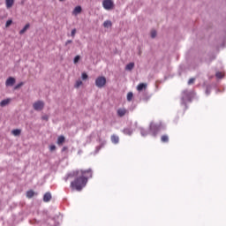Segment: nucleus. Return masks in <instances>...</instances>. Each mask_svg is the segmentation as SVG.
<instances>
[{
    "label": "nucleus",
    "instance_id": "2eb2a0df",
    "mask_svg": "<svg viewBox=\"0 0 226 226\" xmlns=\"http://www.w3.org/2000/svg\"><path fill=\"white\" fill-rule=\"evenodd\" d=\"M31 26V25L28 23L26 24L22 30L19 31V34H24V33H26V31H27V29H29V27Z\"/></svg>",
    "mask_w": 226,
    "mask_h": 226
},
{
    "label": "nucleus",
    "instance_id": "a878e982",
    "mask_svg": "<svg viewBox=\"0 0 226 226\" xmlns=\"http://www.w3.org/2000/svg\"><path fill=\"white\" fill-rule=\"evenodd\" d=\"M79 61H80V56L78 55L74 57V64H77V63H79Z\"/></svg>",
    "mask_w": 226,
    "mask_h": 226
},
{
    "label": "nucleus",
    "instance_id": "cd10ccee",
    "mask_svg": "<svg viewBox=\"0 0 226 226\" xmlns=\"http://www.w3.org/2000/svg\"><path fill=\"white\" fill-rule=\"evenodd\" d=\"M195 83V78H191L189 80H188V85L189 86H192V84H194Z\"/></svg>",
    "mask_w": 226,
    "mask_h": 226
},
{
    "label": "nucleus",
    "instance_id": "a211bd4d",
    "mask_svg": "<svg viewBox=\"0 0 226 226\" xmlns=\"http://www.w3.org/2000/svg\"><path fill=\"white\" fill-rule=\"evenodd\" d=\"M65 139H64V136H59L58 139H57V144L58 146H61L64 144Z\"/></svg>",
    "mask_w": 226,
    "mask_h": 226
},
{
    "label": "nucleus",
    "instance_id": "4468645a",
    "mask_svg": "<svg viewBox=\"0 0 226 226\" xmlns=\"http://www.w3.org/2000/svg\"><path fill=\"white\" fill-rule=\"evenodd\" d=\"M111 142H113V144H118L119 137L117 136V135H112L111 136Z\"/></svg>",
    "mask_w": 226,
    "mask_h": 226
},
{
    "label": "nucleus",
    "instance_id": "423d86ee",
    "mask_svg": "<svg viewBox=\"0 0 226 226\" xmlns=\"http://www.w3.org/2000/svg\"><path fill=\"white\" fill-rule=\"evenodd\" d=\"M146 87H147V84H142V90H143V102H149L151 100V94L146 93Z\"/></svg>",
    "mask_w": 226,
    "mask_h": 226
},
{
    "label": "nucleus",
    "instance_id": "f704fd0d",
    "mask_svg": "<svg viewBox=\"0 0 226 226\" xmlns=\"http://www.w3.org/2000/svg\"><path fill=\"white\" fill-rule=\"evenodd\" d=\"M64 151H68V147H64L62 148V152H64Z\"/></svg>",
    "mask_w": 226,
    "mask_h": 226
},
{
    "label": "nucleus",
    "instance_id": "bb28decb",
    "mask_svg": "<svg viewBox=\"0 0 226 226\" xmlns=\"http://www.w3.org/2000/svg\"><path fill=\"white\" fill-rule=\"evenodd\" d=\"M22 86H24V82H20L19 84L16 85L14 87V89H20V87H22Z\"/></svg>",
    "mask_w": 226,
    "mask_h": 226
},
{
    "label": "nucleus",
    "instance_id": "412c9836",
    "mask_svg": "<svg viewBox=\"0 0 226 226\" xmlns=\"http://www.w3.org/2000/svg\"><path fill=\"white\" fill-rule=\"evenodd\" d=\"M133 100V93L129 92L127 94V102H132Z\"/></svg>",
    "mask_w": 226,
    "mask_h": 226
},
{
    "label": "nucleus",
    "instance_id": "1a4fd4ad",
    "mask_svg": "<svg viewBox=\"0 0 226 226\" xmlns=\"http://www.w3.org/2000/svg\"><path fill=\"white\" fill-rule=\"evenodd\" d=\"M13 4H15V0H5V6L7 10H10V8H12Z\"/></svg>",
    "mask_w": 226,
    "mask_h": 226
},
{
    "label": "nucleus",
    "instance_id": "f3484780",
    "mask_svg": "<svg viewBox=\"0 0 226 226\" xmlns=\"http://www.w3.org/2000/svg\"><path fill=\"white\" fill-rule=\"evenodd\" d=\"M26 197H27V199H33V197H34V191H33V190L27 191Z\"/></svg>",
    "mask_w": 226,
    "mask_h": 226
},
{
    "label": "nucleus",
    "instance_id": "b1692460",
    "mask_svg": "<svg viewBox=\"0 0 226 226\" xmlns=\"http://www.w3.org/2000/svg\"><path fill=\"white\" fill-rule=\"evenodd\" d=\"M81 79H82V80H87V79H88L87 73L83 72L81 74Z\"/></svg>",
    "mask_w": 226,
    "mask_h": 226
},
{
    "label": "nucleus",
    "instance_id": "9b49d317",
    "mask_svg": "<svg viewBox=\"0 0 226 226\" xmlns=\"http://www.w3.org/2000/svg\"><path fill=\"white\" fill-rule=\"evenodd\" d=\"M73 15H79V13H82V7L76 6L72 11Z\"/></svg>",
    "mask_w": 226,
    "mask_h": 226
},
{
    "label": "nucleus",
    "instance_id": "c756f323",
    "mask_svg": "<svg viewBox=\"0 0 226 226\" xmlns=\"http://www.w3.org/2000/svg\"><path fill=\"white\" fill-rule=\"evenodd\" d=\"M151 38H156V30L151 31Z\"/></svg>",
    "mask_w": 226,
    "mask_h": 226
},
{
    "label": "nucleus",
    "instance_id": "6ab92c4d",
    "mask_svg": "<svg viewBox=\"0 0 226 226\" xmlns=\"http://www.w3.org/2000/svg\"><path fill=\"white\" fill-rule=\"evenodd\" d=\"M103 26L106 28L112 27V21H110V20L104 21Z\"/></svg>",
    "mask_w": 226,
    "mask_h": 226
},
{
    "label": "nucleus",
    "instance_id": "f257e3e1",
    "mask_svg": "<svg viewBox=\"0 0 226 226\" xmlns=\"http://www.w3.org/2000/svg\"><path fill=\"white\" fill-rule=\"evenodd\" d=\"M72 177H75L73 181L71 182L72 190H76V192H82L83 188H86L87 181L93 177V170H78L71 172L64 177V181L67 182Z\"/></svg>",
    "mask_w": 226,
    "mask_h": 226
},
{
    "label": "nucleus",
    "instance_id": "4be33fe9",
    "mask_svg": "<svg viewBox=\"0 0 226 226\" xmlns=\"http://www.w3.org/2000/svg\"><path fill=\"white\" fill-rule=\"evenodd\" d=\"M161 140L162 142H164V143L169 142V135H162L161 137Z\"/></svg>",
    "mask_w": 226,
    "mask_h": 226
},
{
    "label": "nucleus",
    "instance_id": "c85d7f7f",
    "mask_svg": "<svg viewBox=\"0 0 226 226\" xmlns=\"http://www.w3.org/2000/svg\"><path fill=\"white\" fill-rule=\"evenodd\" d=\"M77 34V29H72V33H71V36L72 37V38H75V34Z\"/></svg>",
    "mask_w": 226,
    "mask_h": 226
},
{
    "label": "nucleus",
    "instance_id": "c9c22d12",
    "mask_svg": "<svg viewBox=\"0 0 226 226\" xmlns=\"http://www.w3.org/2000/svg\"><path fill=\"white\" fill-rule=\"evenodd\" d=\"M70 43H72V40L66 41L65 45H70Z\"/></svg>",
    "mask_w": 226,
    "mask_h": 226
},
{
    "label": "nucleus",
    "instance_id": "20e7f679",
    "mask_svg": "<svg viewBox=\"0 0 226 226\" xmlns=\"http://www.w3.org/2000/svg\"><path fill=\"white\" fill-rule=\"evenodd\" d=\"M193 96V94L188 90H185L182 93V100L183 102H192V98Z\"/></svg>",
    "mask_w": 226,
    "mask_h": 226
},
{
    "label": "nucleus",
    "instance_id": "473e14b6",
    "mask_svg": "<svg viewBox=\"0 0 226 226\" xmlns=\"http://www.w3.org/2000/svg\"><path fill=\"white\" fill-rule=\"evenodd\" d=\"M41 119H43V121H49V116L44 115L42 116Z\"/></svg>",
    "mask_w": 226,
    "mask_h": 226
},
{
    "label": "nucleus",
    "instance_id": "f8f14e48",
    "mask_svg": "<svg viewBox=\"0 0 226 226\" xmlns=\"http://www.w3.org/2000/svg\"><path fill=\"white\" fill-rule=\"evenodd\" d=\"M10 102H11V99L3 100V101H1V102H0V106H1V107H6V105H9V104H10Z\"/></svg>",
    "mask_w": 226,
    "mask_h": 226
},
{
    "label": "nucleus",
    "instance_id": "2f4dec72",
    "mask_svg": "<svg viewBox=\"0 0 226 226\" xmlns=\"http://www.w3.org/2000/svg\"><path fill=\"white\" fill-rule=\"evenodd\" d=\"M138 91H142V83H139L137 87Z\"/></svg>",
    "mask_w": 226,
    "mask_h": 226
},
{
    "label": "nucleus",
    "instance_id": "6e6552de",
    "mask_svg": "<svg viewBox=\"0 0 226 226\" xmlns=\"http://www.w3.org/2000/svg\"><path fill=\"white\" fill-rule=\"evenodd\" d=\"M13 84H15V78H13V77L8 78L5 81V86H7V87L8 86L11 87V86H13Z\"/></svg>",
    "mask_w": 226,
    "mask_h": 226
},
{
    "label": "nucleus",
    "instance_id": "9d476101",
    "mask_svg": "<svg viewBox=\"0 0 226 226\" xmlns=\"http://www.w3.org/2000/svg\"><path fill=\"white\" fill-rule=\"evenodd\" d=\"M51 200H52V194H50V192H46L43 196V201L50 202Z\"/></svg>",
    "mask_w": 226,
    "mask_h": 226
},
{
    "label": "nucleus",
    "instance_id": "5701e85b",
    "mask_svg": "<svg viewBox=\"0 0 226 226\" xmlns=\"http://www.w3.org/2000/svg\"><path fill=\"white\" fill-rule=\"evenodd\" d=\"M217 79H223V72H218L215 73Z\"/></svg>",
    "mask_w": 226,
    "mask_h": 226
},
{
    "label": "nucleus",
    "instance_id": "e433bc0d",
    "mask_svg": "<svg viewBox=\"0 0 226 226\" xmlns=\"http://www.w3.org/2000/svg\"><path fill=\"white\" fill-rule=\"evenodd\" d=\"M59 1H64V0H59Z\"/></svg>",
    "mask_w": 226,
    "mask_h": 226
},
{
    "label": "nucleus",
    "instance_id": "72a5a7b5",
    "mask_svg": "<svg viewBox=\"0 0 226 226\" xmlns=\"http://www.w3.org/2000/svg\"><path fill=\"white\" fill-rule=\"evenodd\" d=\"M49 151H56V147H55V145H51V146L49 147Z\"/></svg>",
    "mask_w": 226,
    "mask_h": 226
},
{
    "label": "nucleus",
    "instance_id": "ddd939ff",
    "mask_svg": "<svg viewBox=\"0 0 226 226\" xmlns=\"http://www.w3.org/2000/svg\"><path fill=\"white\" fill-rule=\"evenodd\" d=\"M135 67V64L134 63H130L125 66V70L127 72H132V70H133V68Z\"/></svg>",
    "mask_w": 226,
    "mask_h": 226
},
{
    "label": "nucleus",
    "instance_id": "aec40b11",
    "mask_svg": "<svg viewBox=\"0 0 226 226\" xmlns=\"http://www.w3.org/2000/svg\"><path fill=\"white\" fill-rule=\"evenodd\" d=\"M82 80H80V79H79V80H77L76 81V83H75V85H74V87L76 88V89H79V87H80V86H82Z\"/></svg>",
    "mask_w": 226,
    "mask_h": 226
},
{
    "label": "nucleus",
    "instance_id": "f03ea898",
    "mask_svg": "<svg viewBox=\"0 0 226 226\" xmlns=\"http://www.w3.org/2000/svg\"><path fill=\"white\" fill-rule=\"evenodd\" d=\"M107 84V79L103 76H99L95 79V86L96 87H99V89H102V87H105V85Z\"/></svg>",
    "mask_w": 226,
    "mask_h": 226
},
{
    "label": "nucleus",
    "instance_id": "7ed1b4c3",
    "mask_svg": "<svg viewBox=\"0 0 226 226\" xmlns=\"http://www.w3.org/2000/svg\"><path fill=\"white\" fill-rule=\"evenodd\" d=\"M114 1L112 0H103L102 1V7L104 8V10L107 11H110V10H114Z\"/></svg>",
    "mask_w": 226,
    "mask_h": 226
},
{
    "label": "nucleus",
    "instance_id": "39448f33",
    "mask_svg": "<svg viewBox=\"0 0 226 226\" xmlns=\"http://www.w3.org/2000/svg\"><path fill=\"white\" fill-rule=\"evenodd\" d=\"M33 107L37 111L43 110V108L45 107V102H43V101H37L33 104Z\"/></svg>",
    "mask_w": 226,
    "mask_h": 226
},
{
    "label": "nucleus",
    "instance_id": "dca6fc26",
    "mask_svg": "<svg viewBox=\"0 0 226 226\" xmlns=\"http://www.w3.org/2000/svg\"><path fill=\"white\" fill-rule=\"evenodd\" d=\"M12 135H14L15 137H19V135H20V133H22V131L20 129H15L12 130Z\"/></svg>",
    "mask_w": 226,
    "mask_h": 226
},
{
    "label": "nucleus",
    "instance_id": "0eeeda50",
    "mask_svg": "<svg viewBox=\"0 0 226 226\" xmlns=\"http://www.w3.org/2000/svg\"><path fill=\"white\" fill-rule=\"evenodd\" d=\"M127 113H128V110H126V109L124 108H120L117 111L118 117H124V116H126Z\"/></svg>",
    "mask_w": 226,
    "mask_h": 226
},
{
    "label": "nucleus",
    "instance_id": "393cba45",
    "mask_svg": "<svg viewBox=\"0 0 226 226\" xmlns=\"http://www.w3.org/2000/svg\"><path fill=\"white\" fill-rule=\"evenodd\" d=\"M12 23L13 21L11 19L7 20L5 23V27H10V26H11Z\"/></svg>",
    "mask_w": 226,
    "mask_h": 226
},
{
    "label": "nucleus",
    "instance_id": "7c9ffc66",
    "mask_svg": "<svg viewBox=\"0 0 226 226\" xmlns=\"http://www.w3.org/2000/svg\"><path fill=\"white\" fill-rule=\"evenodd\" d=\"M124 132L126 135H132V132H130V129H124Z\"/></svg>",
    "mask_w": 226,
    "mask_h": 226
}]
</instances>
